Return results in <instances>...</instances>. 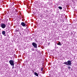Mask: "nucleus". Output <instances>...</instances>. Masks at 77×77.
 Instances as JSON below:
<instances>
[{"label": "nucleus", "instance_id": "423d86ee", "mask_svg": "<svg viewBox=\"0 0 77 77\" xmlns=\"http://www.w3.org/2000/svg\"><path fill=\"white\" fill-rule=\"evenodd\" d=\"M5 33H6V32H5V31H3L2 32V34L3 35H5V36H6V34H5Z\"/></svg>", "mask_w": 77, "mask_h": 77}, {"label": "nucleus", "instance_id": "6e6552de", "mask_svg": "<svg viewBox=\"0 0 77 77\" xmlns=\"http://www.w3.org/2000/svg\"><path fill=\"white\" fill-rule=\"evenodd\" d=\"M57 45H61V44L60 43V42H59L57 44Z\"/></svg>", "mask_w": 77, "mask_h": 77}, {"label": "nucleus", "instance_id": "9b49d317", "mask_svg": "<svg viewBox=\"0 0 77 77\" xmlns=\"http://www.w3.org/2000/svg\"><path fill=\"white\" fill-rule=\"evenodd\" d=\"M41 71H43V68L42 67L41 68Z\"/></svg>", "mask_w": 77, "mask_h": 77}, {"label": "nucleus", "instance_id": "39448f33", "mask_svg": "<svg viewBox=\"0 0 77 77\" xmlns=\"http://www.w3.org/2000/svg\"><path fill=\"white\" fill-rule=\"evenodd\" d=\"M21 25H22V26H23V27L26 26V24H25V23L24 22H22L21 23Z\"/></svg>", "mask_w": 77, "mask_h": 77}, {"label": "nucleus", "instance_id": "ddd939ff", "mask_svg": "<svg viewBox=\"0 0 77 77\" xmlns=\"http://www.w3.org/2000/svg\"><path fill=\"white\" fill-rule=\"evenodd\" d=\"M12 68L13 69H14V66H13V67Z\"/></svg>", "mask_w": 77, "mask_h": 77}, {"label": "nucleus", "instance_id": "7ed1b4c3", "mask_svg": "<svg viewBox=\"0 0 77 77\" xmlns=\"http://www.w3.org/2000/svg\"><path fill=\"white\" fill-rule=\"evenodd\" d=\"M32 45L34 47V48H37V46H38V45L35 42H32Z\"/></svg>", "mask_w": 77, "mask_h": 77}, {"label": "nucleus", "instance_id": "f03ea898", "mask_svg": "<svg viewBox=\"0 0 77 77\" xmlns=\"http://www.w3.org/2000/svg\"><path fill=\"white\" fill-rule=\"evenodd\" d=\"M9 62L11 66H14V60H10L9 61Z\"/></svg>", "mask_w": 77, "mask_h": 77}, {"label": "nucleus", "instance_id": "9d476101", "mask_svg": "<svg viewBox=\"0 0 77 77\" xmlns=\"http://www.w3.org/2000/svg\"><path fill=\"white\" fill-rule=\"evenodd\" d=\"M68 68H69V69H71V67L69 66H68Z\"/></svg>", "mask_w": 77, "mask_h": 77}, {"label": "nucleus", "instance_id": "f257e3e1", "mask_svg": "<svg viewBox=\"0 0 77 77\" xmlns=\"http://www.w3.org/2000/svg\"><path fill=\"white\" fill-rule=\"evenodd\" d=\"M64 64L68 66H71V61L70 60H68L67 62L64 63Z\"/></svg>", "mask_w": 77, "mask_h": 77}, {"label": "nucleus", "instance_id": "20e7f679", "mask_svg": "<svg viewBox=\"0 0 77 77\" xmlns=\"http://www.w3.org/2000/svg\"><path fill=\"white\" fill-rule=\"evenodd\" d=\"M1 26L2 29H5L6 27V25L5 24V23H2L1 24Z\"/></svg>", "mask_w": 77, "mask_h": 77}, {"label": "nucleus", "instance_id": "0eeeda50", "mask_svg": "<svg viewBox=\"0 0 77 77\" xmlns=\"http://www.w3.org/2000/svg\"><path fill=\"white\" fill-rule=\"evenodd\" d=\"M34 75L36 76H37V77H38V74L36 72H34Z\"/></svg>", "mask_w": 77, "mask_h": 77}, {"label": "nucleus", "instance_id": "f8f14e48", "mask_svg": "<svg viewBox=\"0 0 77 77\" xmlns=\"http://www.w3.org/2000/svg\"><path fill=\"white\" fill-rule=\"evenodd\" d=\"M31 50L32 51H34V49L32 48Z\"/></svg>", "mask_w": 77, "mask_h": 77}, {"label": "nucleus", "instance_id": "1a4fd4ad", "mask_svg": "<svg viewBox=\"0 0 77 77\" xmlns=\"http://www.w3.org/2000/svg\"><path fill=\"white\" fill-rule=\"evenodd\" d=\"M58 8L60 9H62V8L61 7H58Z\"/></svg>", "mask_w": 77, "mask_h": 77}]
</instances>
